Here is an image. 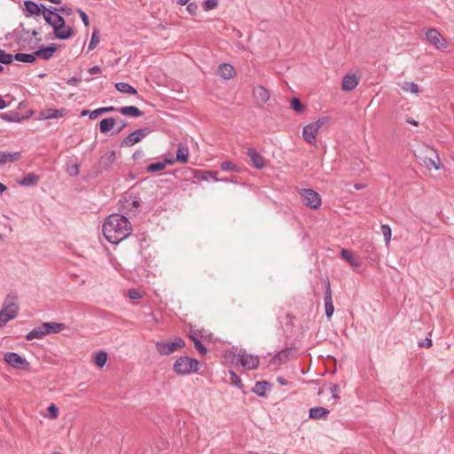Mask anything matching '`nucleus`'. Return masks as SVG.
<instances>
[{
    "label": "nucleus",
    "instance_id": "nucleus-60",
    "mask_svg": "<svg viewBox=\"0 0 454 454\" xmlns=\"http://www.w3.org/2000/svg\"><path fill=\"white\" fill-rule=\"evenodd\" d=\"M78 12L80 14V17H81L83 24H85V11H83L82 9H78Z\"/></svg>",
    "mask_w": 454,
    "mask_h": 454
},
{
    "label": "nucleus",
    "instance_id": "nucleus-38",
    "mask_svg": "<svg viewBox=\"0 0 454 454\" xmlns=\"http://www.w3.org/2000/svg\"><path fill=\"white\" fill-rule=\"evenodd\" d=\"M115 88L118 91H120L121 93L131 94V95L137 94L136 89L126 82H117L115 84Z\"/></svg>",
    "mask_w": 454,
    "mask_h": 454
},
{
    "label": "nucleus",
    "instance_id": "nucleus-61",
    "mask_svg": "<svg viewBox=\"0 0 454 454\" xmlns=\"http://www.w3.org/2000/svg\"><path fill=\"white\" fill-rule=\"evenodd\" d=\"M277 380L282 386L287 385V380L286 379H284L283 377H278Z\"/></svg>",
    "mask_w": 454,
    "mask_h": 454
},
{
    "label": "nucleus",
    "instance_id": "nucleus-55",
    "mask_svg": "<svg viewBox=\"0 0 454 454\" xmlns=\"http://www.w3.org/2000/svg\"><path fill=\"white\" fill-rule=\"evenodd\" d=\"M419 346L421 348H430L432 347V340L430 338H426L424 340L419 343Z\"/></svg>",
    "mask_w": 454,
    "mask_h": 454
},
{
    "label": "nucleus",
    "instance_id": "nucleus-34",
    "mask_svg": "<svg viewBox=\"0 0 454 454\" xmlns=\"http://www.w3.org/2000/svg\"><path fill=\"white\" fill-rule=\"evenodd\" d=\"M44 336H45V333H44L43 329H42V325H41L40 326L35 327L32 331H30L26 335V340H35V339H42Z\"/></svg>",
    "mask_w": 454,
    "mask_h": 454
},
{
    "label": "nucleus",
    "instance_id": "nucleus-22",
    "mask_svg": "<svg viewBox=\"0 0 454 454\" xmlns=\"http://www.w3.org/2000/svg\"><path fill=\"white\" fill-rule=\"evenodd\" d=\"M20 158V152H0V165L18 161Z\"/></svg>",
    "mask_w": 454,
    "mask_h": 454
},
{
    "label": "nucleus",
    "instance_id": "nucleus-2",
    "mask_svg": "<svg viewBox=\"0 0 454 454\" xmlns=\"http://www.w3.org/2000/svg\"><path fill=\"white\" fill-rule=\"evenodd\" d=\"M18 311L17 297L7 295L0 310V327H4L9 321L14 319L18 316Z\"/></svg>",
    "mask_w": 454,
    "mask_h": 454
},
{
    "label": "nucleus",
    "instance_id": "nucleus-64",
    "mask_svg": "<svg viewBox=\"0 0 454 454\" xmlns=\"http://www.w3.org/2000/svg\"><path fill=\"white\" fill-rule=\"evenodd\" d=\"M189 0H176V3L180 5H185L187 4Z\"/></svg>",
    "mask_w": 454,
    "mask_h": 454
},
{
    "label": "nucleus",
    "instance_id": "nucleus-30",
    "mask_svg": "<svg viewBox=\"0 0 454 454\" xmlns=\"http://www.w3.org/2000/svg\"><path fill=\"white\" fill-rule=\"evenodd\" d=\"M188 148L185 145H179L176 154V160L180 163H186L188 160Z\"/></svg>",
    "mask_w": 454,
    "mask_h": 454
},
{
    "label": "nucleus",
    "instance_id": "nucleus-13",
    "mask_svg": "<svg viewBox=\"0 0 454 454\" xmlns=\"http://www.w3.org/2000/svg\"><path fill=\"white\" fill-rule=\"evenodd\" d=\"M152 132L151 128H144L136 129L129 134L122 141L121 145L124 146H132L141 141V139Z\"/></svg>",
    "mask_w": 454,
    "mask_h": 454
},
{
    "label": "nucleus",
    "instance_id": "nucleus-26",
    "mask_svg": "<svg viewBox=\"0 0 454 454\" xmlns=\"http://www.w3.org/2000/svg\"><path fill=\"white\" fill-rule=\"evenodd\" d=\"M43 19L47 24H49L51 27H53L57 18H59L61 15L59 12H56L53 7L47 8L42 13Z\"/></svg>",
    "mask_w": 454,
    "mask_h": 454
},
{
    "label": "nucleus",
    "instance_id": "nucleus-47",
    "mask_svg": "<svg viewBox=\"0 0 454 454\" xmlns=\"http://www.w3.org/2000/svg\"><path fill=\"white\" fill-rule=\"evenodd\" d=\"M230 374H231V378H230L231 382L234 386L238 387L239 388H242L243 384H242L240 377L232 371H230Z\"/></svg>",
    "mask_w": 454,
    "mask_h": 454
},
{
    "label": "nucleus",
    "instance_id": "nucleus-44",
    "mask_svg": "<svg viewBox=\"0 0 454 454\" xmlns=\"http://www.w3.org/2000/svg\"><path fill=\"white\" fill-rule=\"evenodd\" d=\"M290 106L292 110L296 113H301L304 111V106L298 98H293L290 101Z\"/></svg>",
    "mask_w": 454,
    "mask_h": 454
},
{
    "label": "nucleus",
    "instance_id": "nucleus-50",
    "mask_svg": "<svg viewBox=\"0 0 454 454\" xmlns=\"http://www.w3.org/2000/svg\"><path fill=\"white\" fill-rule=\"evenodd\" d=\"M53 8L56 11V12H59L60 15L63 14V15L69 16L73 12L72 8L67 7V6H63L60 8H58V7H53Z\"/></svg>",
    "mask_w": 454,
    "mask_h": 454
},
{
    "label": "nucleus",
    "instance_id": "nucleus-28",
    "mask_svg": "<svg viewBox=\"0 0 454 454\" xmlns=\"http://www.w3.org/2000/svg\"><path fill=\"white\" fill-rule=\"evenodd\" d=\"M39 181V176L35 173H28L25 175L20 180L18 181L19 184L22 186H34Z\"/></svg>",
    "mask_w": 454,
    "mask_h": 454
},
{
    "label": "nucleus",
    "instance_id": "nucleus-9",
    "mask_svg": "<svg viewBox=\"0 0 454 454\" xmlns=\"http://www.w3.org/2000/svg\"><path fill=\"white\" fill-rule=\"evenodd\" d=\"M53 34L57 39L67 40L72 34L73 30L70 27L66 25L65 20L62 15L57 18L56 22L52 27Z\"/></svg>",
    "mask_w": 454,
    "mask_h": 454
},
{
    "label": "nucleus",
    "instance_id": "nucleus-52",
    "mask_svg": "<svg viewBox=\"0 0 454 454\" xmlns=\"http://www.w3.org/2000/svg\"><path fill=\"white\" fill-rule=\"evenodd\" d=\"M186 10L191 15H195L198 11V5L196 3H189L187 4Z\"/></svg>",
    "mask_w": 454,
    "mask_h": 454
},
{
    "label": "nucleus",
    "instance_id": "nucleus-40",
    "mask_svg": "<svg viewBox=\"0 0 454 454\" xmlns=\"http://www.w3.org/2000/svg\"><path fill=\"white\" fill-rule=\"evenodd\" d=\"M401 89L404 92H410L415 95H418L419 93V85L412 82H404L401 85Z\"/></svg>",
    "mask_w": 454,
    "mask_h": 454
},
{
    "label": "nucleus",
    "instance_id": "nucleus-46",
    "mask_svg": "<svg viewBox=\"0 0 454 454\" xmlns=\"http://www.w3.org/2000/svg\"><path fill=\"white\" fill-rule=\"evenodd\" d=\"M14 56L10 53H6L4 50L0 49V63L10 64L12 62Z\"/></svg>",
    "mask_w": 454,
    "mask_h": 454
},
{
    "label": "nucleus",
    "instance_id": "nucleus-27",
    "mask_svg": "<svg viewBox=\"0 0 454 454\" xmlns=\"http://www.w3.org/2000/svg\"><path fill=\"white\" fill-rule=\"evenodd\" d=\"M330 411L324 407H314L309 410V417L311 419H325Z\"/></svg>",
    "mask_w": 454,
    "mask_h": 454
},
{
    "label": "nucleus",
    "instance_id": "nucleus-57",
    "mask_svg": "<svg viewBox=\"0 0 454 454\" xmlns=\"http://www.w3.org/2000/svg\"><path fill=\"white\" fill-rule=\"evenodd\" d=\"M80 81H81V79H77L75 77H72L69 80H67V83L68 85L75 86Z\"/></svg>",
    "mask_w": 454,
    "mask_h": 454
},
{
    "label": "nucleus",
    "instance_id": "nucleus-14",
    "mask_svg": "<svg viewBox=\"0 0 454 454\" xmlns=\"http://www.w3.org/2000/svg\"><path fill=\"white\" fill-rule=\"evenodd\" d=\"M114 111L119 114H142L136 106H121V107H100L93 110L87 109V114H105L106 112Z\"/></svg>",
    "mask_w": 454,
    "mask_h": 454
},
{
    "label": "nucleus",
    "instance_id": "nucleus-25",
    "mask_svg": "<svg viewBox=\"0 0 454 454\" xmlns=\"http://www.w3.org/2000/svg\"><path fill=\"white\" fill-rule=\"evenodd\" d=\"M115 152L110 151L103 154L98 161L99 168L107 169L115 160Z\"/></svg>",
    "mask_w": 454,
    "mask_h": 454
},
{
    "label": "nucleus",
    "instance_id": "nucleus-58",
    "mask_svg": "<svg viewBox=\"0 0 454 454\" xmlns=\"http://www.w3.org/2000/svg\"><path fill=\"white\" fill-rule=\"evenodd\" d=\"M100 72V68L98 66H95L89 69V73L92 75L97 74Z\"/></svg>",
    "mask_w": 454,
    "mask_h": 454
},
{
    "label": "nucleus",
    "instance_id": "nucleus-39",
    "mask_svg": "<svg viewBox=\"0 0 454 454\" xmlns=\"http://www.w3.org/2000/svg\"><path fill=\"white\" fill-rule=\"evenodd\" d=\"M107 354L106 352L101 350L99 352H98L93 359H94V364L99 367V368H102L107 362Z\"/></svg>",
    "mask_w": 454,
    "mask_h": 454
},
{
    "label": "nucleus",
    "instance_id": "nucleus-48",
    "mask_svg": "<svg viewBox=\"0 0 454 454\" xmlns=\"http://www.w3.org/2000/svg\"><path fill=\"white\" fill-rule=\"evenodd\" d=\"M67 171L71 176H75L79 173V165L77 163L69 162L67 167Z\"/></svg>",
    "mask_w": 454,
    "mask_h": 454
},
{
    "label": "nucleus",
    "instance_id": "nucleus-49",
    "mask_svg": "<svg viewBox=\"0 0 454 454\" xmlns=\"http://www.w3.org/2000/svg\"><path fill=\"white\" fill-rule=\"evenodd\" d=\"M217 4L218 3L216 0H205L202 4V6L205 11H210L215 9Z\"/></svg>",
    "mask_w": 454,
    "mask_h": 454
},
{
    "label": "nucleus",
    "instance_id": "nucleus-31",
    "mask_svg": "<svg viewBox=\"0 0 454 454\" xmlns=\"http://www.w3.org/2000/svg\"><path fill=\"white\" fill-rule=\"evenodd\" d=\"M270 389V383L267 381H257L253 388V392L259 396H265L266 391Z\"/></svg>",
    "mask_w": 454,
    "mask_h": 454
},
{
    "label": "nucleus",
    "instance_id": "nucleus-24",
    "mask_svg": "<svg viewBox=\"0 0 454 454\" xmlns=\"http://www.w3.org/2000/svg\"><path fill=\"white\" fill-rule=\"evenodd\" d=\"M358 84V79L356 75L347 74L342 79L341 88L343 90L351 91Z\"/></svg>",
    "mask_w": 454,
    "mask_h": 454
},
{
    "label": "nucleus",
    "instance_id": "nucleus-15",
    "mask_svg": "<svg viewBox=\"0 0 454 454\" xmlns=\"http://www.w3.org/2000/svg\"><path fill=\"white\" fill-rule=\"evenodd\" d=\"M325 316L327 319H330L334 312V307L333 303V297H332V289L330 286L329 280L325 282Z\"/></svg>",
    "mask_w": 454,
    "mask_h": 454
},
{
    "label": "nucleus",
    "instance_id": "nucleus-45",
    "mask_svg": "<svg viewBox=\"0 0 454 454\" xmlns=\"http://www.w3.org/2000/svg\"><path fill=\"white\" fill-rule=\"evenodd\" d=\"M380 229L386 243L388 244L390 242L392 234L390 226L388 224H382Z\"/></svg>",
    "mask_w": 454,
    "mask_h": 454
},
{
    "label": "nucleus",
    "instance_id": "nucleus-8",
    "mask_svg": "<svg viewBox=\"0 0 454 454\" xmlns=\"http://www.w3.org/2000/svg\"><path fill=\"white\" fill-rule=\"evenodd\" d=\"M303 204L312 209H317L321 206L320 195L312 189H302L300 192Z\"/></svg>",
    "mask_w": 454,
    "mask_h": 454
},
{
    "label": "nucleus",
    "instance_id": "nucleus-63",
    "mask_svg": "<svg viewBox=\"0 0 454 454\" xmlns=\"http://www.w3.org/2000/svg\"><path fill=\"white\" fill-rule=\"evenodd\" d=\"M6 106L5 101L0 98V110L4 109Z\"/></svg>",
    "mask_w": 454,
    "mask_h": 454
},
{
    "label": "nucleus",
    "instance_id": "nucleus-4",
    "mask_svg": "<svg viewBox=\"0 0 454 454\" xmlns=\"http://www.w3.org/2000/svg\"><path fill=\"white\" fill-rule=\"evenodd\" d=\"M417 157L423 162L427 168H434L435 170L440 169L441 161L437 152L429 146H425L419 151V154Z\"/></svg>",
    "mask_w": 454,
    "mask_h": 454
},
{
    "label": "nucleus",
    "instance_id": "nucleus-37",
    "mask_svg": "<svg viewBox=\"0 0 454 454\" xmlns=\"http://www.w3.org/2000/svg\"><path fill=\"white\" fill-rule=\"evenodd\" d=\"M173 160L158 161L152 163L146 167L147 172L153 173L163 170L166 168V163H172Z\"/></svg>",
    "mask_w": 454,
    "mask_h": 454
},
{
    "label": "nucleus",
    "instance_id": "nucleus-36",
    "mask_svg": "<svg viewBox=\"0 0 454 454\" xmlns=\"http://www.w3.org/2000/svg\"><path fill=\"white\" fill-rule=\"evenodd\" d=\"M342 258H344L350 265L358 266L360 264L358 259L353 255L348 250L342 248L340 251Z\"/></svg>",
    "mask_w": 454,
    "mask_h": 454
},
{
    "label": "nucleus",
    "instance_id": "nucleus-12",
    "mask_svg": "<svg viewBox=\"0 0 454 454\" xmlns=\"http://www.w3.org/2000/svg\"><path fill=\"white\" fill-rule=\"evenodd\" d=\"M427 40L433 44L437 50H444L447 48V42L436 28H429L426 32Z\"/></svg>",
    "mask_w": 454,
    "mask_h": 454
},
{
    "label": "nucleus",
    "instance_id": "nucleus-41",
    "mask_svg": "<svg viewBox=\"0 0 454 454\" xmlns=\"http://www.w3.org/2000/svg\"><path fill=\"white\" fill-rule=\"evenodd\" d=\"M220 168L223 171L240 172V168L231 161H223Z\"/></svg>",
    "mask_w": 454,
    "mask_h": 454
},
{
    "label": "nucleus",
    "instance_id": "nucleus-59",
    "mask_svg": "<svg viewBox=\"0 0 454 454\" xmlns=\"http://www.w3.org/2000/svg\"><path fill=\"white\" fill-rule=\"evenodd\" d=\"M406 122L407 123H410L411 125H414V126H418L419 125V121H415L414 119L412 118H407L406 119Z\"/></svg>",
    "mask_w": 454,
    "mask_h": 454
},
{
    "label": "nucleus",
    "instance_id": "nucleus-16",
    "mask_svg": "<svg viewBox=\"0 0 454 454\" xmlns=\"http://www.w3.org/2000/svg\"><path fill=\"white\" fill-rule=\"evenodd\" d=\"M295 349L293 348H286L277 353L272 357V363L274 364H282L286 363L291 356H294Z\"/></svg>",
    "mask_w": 454,
    "mask_h": 454
},
{
    "label": "nucleus",
    "instance_id": "nucleus-19",
    "mask_svg": "<svg viewBox=\"0 0 454 454\" xmlns=\"http://www.w3.org/2000/svg\"><path fill=\"white\" fill-rule=\"evenodd\" d=\"M57 51V47L55 44H51L48 46H44L40 48L39 50L35 51V58H41L43 60L50 59L53 54Z\"/></svg>",
    "mask_w": 454,
    "mask_h": 454
},
{
    "label": "nucleus",
    "instance_id": "nucleus-10",
    "mask_svg": "<svg viewBox=\"0 0 454 454\" xmlns=\"http://www.w3.org/2000/svg\"><path fill=\"white\" fill-rule=\"evenodd\" d=\"M4 360L6 364L16 369L27 370L29 367V363L15 352H6L4 355Z\"/></svg>",
    "mask_w": 454,
    "mask_h": 454
},
{
    "label": "nucleus",
    "instance_id": "nucleus-18",
    "mask_svg": "<svg viewBox=\"0 0 454 454\" xmlns=\"http://www.w3.org/2000/svg\"><path fill=\"white\" fill-rule=\"evenodd\" d=\"M247 156L250 158L253 166L257 169H262L265 167V160L263 157L256 152L254 148H249L247 153Z\"/></svg>",
    "mask_w": 454,
    "mask_h": 454
},
{
    "label": "nucleus",
    "instance_id": "nucleus-17",
    "mask_svg": "<svg viewBox=\"0 0 454 454\" xmlns=\"http://www.w3.org/2000/svg\"><path fill=\"white\" fill-rule=\"evenodd\" d=\"M25 11L27 12V16L28 15H41L44 10H46V7L43 4H37L36 3L27 0L24 2Z\"/></svg>",
    "mask_w": 454,
    "mask_h": 454
},
{
    "label": "nucleus",
    "instance_id": "nucleus-35",
    "mask_svg": "<svg viewBox=\"0 0 454 454\" xmlns=\"http://www.w3.org/2000/svg\"><path fill=\"white\" fill-rule=\"evenodd\" d=\"M115 123V121L114 118L109 117L103 119L99 123V129L102 133H106L110 131Z\"/></svg>",
    "mask_w": 454,
    "mask_h": 454
},
{
    "label": "nucleus",
    "instance_id": "nucleus-11",
    "mask_svg": "<svg viewBox=\"0 0 454 454\" xmlns=\"http://www.w3.org/2000/svg\"><path fill=\"white\" fill-rule=\"evenodd\" d=\"M236 364H240L247 370H254L259 365V358L257 356L248 355L245 351L239 353L235 361Z\"/></svg>",
    "mask_w": 454,
    "mask_h": 454
},
{
    "label": "nucleus",
    "instance_id": "nucleus-62",
    "mask_svg": "<svg viewBox=\"0 0 454 454\" xmlns=\"http://www.w3.org/2000/svg\"><path fill=\"white\" fill-rule=\"evenodd\" d=\"M207 174L215 180V181H218L217 177H216V175H217V172L215 171H208Z\"/></svg>",
    "mask_w": 454,
    "mask_h": 454
},
{
    "label": "nucleus",
    "instance_id": "nucleus-53",
    "mask_svg": "<svg viewBox=\"0 0 454 454\" xmlns=\"http://www.w3.org/2000/svg\"><path fill=\"white\" fill-rule=\"evenodd\" d=\"M190 333H197L198 339L201 338V339L206 340L207 337L206 335V331L204 329L191 330Z\"/></svg>",
    "mask_w": 454,
    "mask_h": 454
},
{
    "label": "nucleus",
    "instance_id": "nucleus-42",
    "mask_svg": "<svg viewBox=\"0 0 454 454\" xmlns=\"http://www.w3.org/2000/svg\"><path fill=\"white\" fill-rule=\"evenodd\" d=\"M29 115H0V118L8 122H21L27 120Z\"/></svg>",
    "mask_w": 454,
    "mask_h": 454
},
{
    "label": "nucleus",
    "instance_id": "nucleus-3",
    "mask_svg": "<svg viewBox=\"0 0 454 454\" xmlns=\"http://www.w3.org/2000/svg\"><path fill=\"white\" fill-rule=\"evenodd\" d=\"M199 368V361L187 356L178 357L173 364V371L178 375H186L197 372Z\"/></svg>",
    "mask_w": 454,
    "mask_h": 454
},
{
    "label": "nucleus",
    "instance_id": "nucleus-5",
    "mask_svg": "<svg viewBox=\"0 0 454 454\" xmlns=\"http://www.w3.org/2000/svg\"><path fill=\"white\" fill-rule=\"evenodd\" d=\"M328 121L329 116L325 115L319 118L317 121L306 125L302 130L303 139L309 144H315L320 129Z\"/></svg>",
    "mask_w": 454,
    "mask_h": 454
},
{
    "label": "nucleus",
    "instance_id": "nucleus-6",
    "mask_svg": "<svg viewBox=\"0 0 454 454\" xmlns=\"http://www.w3.org/2000/svg\"><path fill=\"white\" fill-rule=\"evenodd\" d=\"M120 205L121 209L128 215H134L140 212L141 200L137 194L129 192L120 200Z\"/></svg>",
    "mask_w": 454,
    "mask_h": 454
},
{
    "label": "nucleus",
    "instance_id": "nucleus-21",
    "mask_svg": "<svg viewBox=\"0 0 454 454\" xmlns=\"http://www.w3.org/2000/svg\"><path fill=\"white\" fill-rule=\"evenodd\" d=\"M253 95L259 103H266L270 98L269 90L263 86H256L253 90Z\"/></svg>",
    "mask_w": 454,
    "mask_h": 454
},
{
    "label": "nucleus",
    "instance_id": "nucleus-51",
    "mask_svg": "<svg viewBox=\"0 0 454 454\" xmlns=\"http://www.w3.org/2000/svg\"><path fill=\"white\" fill-rule=\"evenodd\" d=\"M50 412V419H56L59 415V409L55 404H51L48 408Z\"/></svg>",
    "mask_w": 454,
    "mask_h": 454
},
{
    "label": "nucleus",
    "instance_id": "nucleus-20",
    "mask_svg": "<svg viewBox=\"0 0 454 454\" xmlns=\"http://www.w3.org/2000/svg\"><path fill=\"white\" fill-rule=\"evenodd\" d=\"M218 73L224 80L233 78L236 74L234 67L228 63H223L218 67Z\"/></svg>",
    "mask_w": 454,
    "mask_h": 454
},
{
    "label": "nucleus",
    "instance_id": "nucleus-7",
    "mask_svg": "<svg viewBox=\"0 0 454 454\" xmlns=\"http://www.w3.org/2000/svg\"><path fill=\"white\" fill-rule=\"evenodd\" d=\"M155 346L159 354L162 356H168L178 349L183 348L185 346V343L183 339L176 338L174 341L171 342L157 341Z\"/></svg>",
    "mask_w": 454,
    "mask_h": 454
},
{
    "label": "nucleus",
    "instance_id": "nucleus-1",
    "mask_svg": "<svg viewBox=\"0 0 454 454\" xmlns=\"http://www.w3.org/2000/svg\"><path fill=\"white\" fill-rule=\"evenodd\" d=\"M102 231L107 241L118 244L130 234L131 224L126 216L113 214L104 222Z\"/></svg>",
    "mask_w": 454,
    "mask_h": 454
},
{
    "label": "nucleus",
    "instance_id": "nucleus-43",
    "mask_svg": "<svg viewBox=\"0 0 454 454\" xmlns=\"http://www.w3.org/2000/svg\"><path fill=\"white\" fill-rule=\"evenodd\" d=\"M99 43H100L99 31L95 28L93 30V33H92L91 39H90V42L88 49L90 51L94 50L98 45Z\"/></svg>",
    "mask_w": 454,
    "mask_h": 454
},
{
    "label": "nucleus",
    "instance_id": "nucleus-32",
    "mask_svg": "<svg viewBox=\"0 0 454 454\" xmlns=\"http://www.w3.org/2000/svg\"><path fill=\"white\" fill-rule=\"evenodd\" d=\"M189 337L190 339L193 341L194 343V348H196V350L201 355V356H205L207 353V348L201 343V341L200 340V339H198L197 337V333H189Z\"/></svg>",
    "mask_w": 454,
    "mask_h": 454
},
{
    "label": "nucleus",
    "instance_id": "nucleus-33",
    "mask_svg": "<svg viewBox=\"0 0 454 454\" xmlns=\"http://www.w3.org/2000/svg\"><path fill=\"white\" fill-rule=\"evenodd\" d=\"M35 51L33 53H16L13 59L23 63H33L35 60Z\"/></svg>",
    "mask_w": 454,
    "mask_h": 454
},
{
    "label": "nucleus",
    "instance_id": "nucleus-23",
    "mask_svg": "<svg viewBox=\"0 0 454 454\" xmlns=\"http://www.w3.org/2000/svg\"><path fill=\"white\" fill-rule=\"evenodd\" d=\"M45 335L51 333H59L65 329V325L62 323L47 322L42 324Z\"/></svg>",
    "mask_w": 454,
    "mask_h": 454
},
{
    "label": "nucleus",
    "instance_id": "nucleus-54",
    "mask_svg": "<svg viewBox=\"0 0 454 454\" xmlns=\"http://www.w3.org/2000/svg\"><path fill=\"white\" fill-rule=\"evenodd\" d=\"M340 391V387L337 384H333L330 387V392L333 394V398L339 399L338 392Z\"/></svg>",
    "mask_w": 454,
    "mask_h": 454
},
{
    "label": "nucleus",
    "instance_id": "nucleus-56",
    "mask_svg": "<svg viewBox=\"0 0 454 454\" xmlns=\"http://www.w3.org/2000/svg\"><path fill=\"white\" fill-rule=\"evenodd\" d=\"M129 297L131 300H137V299L140 298V294H139L137 290H136V289H129Z\"/></svg>",
    "mask_w": 454,
    "mask_h": 454
},
{
    "label": "nucleus",
    "instance_id": "nucleus-29",
    "mask_svg": "<svg viewBox=\"0 0 454 454\" xmlns=\"http://www.w3.org/2000/svg\"><path fill=\"white\" fill-rule=\"evenodd\" d=\"M30 41L31 36L30 32L28 30L22 28L21 31L17 33L16 42L20 46L25 47L27 44L30 43Z\"/></svg>",
    "mask_w": 454,
    "mask_h": 454
}]
</instances>
